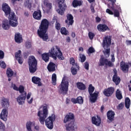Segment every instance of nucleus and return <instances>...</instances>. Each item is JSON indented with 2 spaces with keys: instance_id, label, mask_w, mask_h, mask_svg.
I'll list each match as a JSON object with an SVG mask.
<instances>
[{
  "instance_id": "nucleus-1",
  "label": "nucleus",
  "mask_w": 131,
  "mask_h": 131,
  "mask_svg": "<svg viewBox=\"0 0 131 131\" xmlns=\"http://www.w3.org/2000/svg\"><path fill=\"white\" fill-rule=\"evenodd\" d=\"M48 114H49L48 105L45 104V106L43 107V113H41V111L38 112V120L41 124H45V122L46 126L49 129H53L54 128V122L56 120V116L53 114L47 118Z\"/></svg>"
},
{
  "instance_id": "nucleus-2",
  "label": "nucleus",
  "mask_w": 131,
  "mask_h": 131,
  "mask_svg": "<svg viewBox=\"0 0 131 131\" xmlns=\"http://www.w3.org/2000/svg\"><path fill=\"white\" fill-rule=\"evenodd\" d=\"M42 59L46 63H48L50 61V57L53 58L54 60H57V58L59 60H63L65 58L63 56V53L61 51L60 48L57 46H53L51 50H49V53H43L41 55Z\"/></svg>"
},
{
  "instance_id": "nucleus-3",
  "label": "nucleus",
  "mask_w": 131,
  "mask_h": 131,
  "mask_svg": "<svg viewBox=\"0 0 131 131\" xmlns=\"http://www.w3.org/2000/svg\"><path fill=\"white\" fill-rule=\"evenodd\" d=\"M2 11L5 13L6 17L8 16L10 25L12 27H16L18 25V19L16 17V15L14 11H12L11 7L7 3H4L2 5Z\"/></svg>"
},
{
  "instance_id": "nucleus-4",
  "label": "nucleus",
  "mask_w": 131,
  "mask_h": 131,
  "mask_svg": "<svg viewBox=\"0 0 131 131\" xmlns=\"http://www.w3.org/2000/svg\"><path fill=\"white\" fill-rule=\"evenodd\" d=\"M49 25H50L49 20L44 18L41 21L39 29L37 30L38 36L44 41H47L49 39V35L47 33L48 29H49Z\"/></svg>"
},
{
  "instance_id": "nucleus-5",
  "label": "nucleus",
  "mask_w": 131,
  "mask_h": 131,
  "mask_svg": "<svg viewBox=\"0 0 131 131\" xmlns=\"http://www.w3.org/2000/svg\"><path fill=\"white\" fill-rule=\"evenodd\" d=\"M74 114L72 113H69L66 115L63 119L64 123H67L71 121L70 123L66 125V130L68 131H74L76 126H75V123H74Z\"/></svg>"
},
{
  "instance_id": "nucleus-6",
  "label": "nucleus",
  "mask_w": 131,
  "mask_h": 131,
  "mask_svg": "<svg viewBox=\"0 0 131 131\" xmlns=\"http://www.w3.org/2000/svg\"><path fill=\"white\" fill-rule=\"evenodd\" d=\"M10 105V103L9 102V99L7 98H3L2 100V107H4V108L1 114L0 118L1 119L6 121L7 120V118H8V107H9Z\"/></svg>"
},
{
  "instance_id": "nucleus-7",
  "label": "nucleus",
  "mask_w": 131,
  "mask_h": 131,
  "mask_svg": "<svg viewBox=\"0 0 131 131\" xmlns=\"http://www.w3.org/2000/svg\"><path fill=\"white\" fill-rule=\"evenodd\" d=\"M30 73H35L37 70V60L33 56H30L28 61Z\"/></svg>"
},
{
  "instance_id": "nucleus-8",
  "label": "nucleus",
  "mask_w": 131,
  "mask_h": 131,
  "mask_svg": "<svg viewBox=\"0 0 131 131\" xmlns=\"http://www.w3.org/2000/svg\"><path fill=\"white\" fill-rule=\"evenodd\" d=\"M67 77L64 76L59 86V92L62 95H66L68 93V88L69 85V82L68 81H66Z\"/></svg>"
},
{
  "instance_id": "nucleus-9",
  "label": "nucleus",
  "mask_w": 131,
  "mask_h": 131,
  "mask_svg": "<svg viewBox=\"0 0 131 131\" xmlns=\"http://www.w3.org/2000/svg\"><path fill=\"white\" fill-rule=\"evenodd\" d=\"M59 9L57 10V12L60 15H64L65 10L67 8V5L65 4V0H57Z\"/></svg>"
},
{
  "instance_id": "nucleus-10",
  "label": "nucleus",
  "mask_w": 131,
  "mask_h": 131,
  "mask_svg": "<svg viewBox=\"0 0 131 131\" xmlns=\"http://www.w3.org/2000/svg\"><path fill=\"white\" fill-rule=\"evenodd\" d=\"M99 66H108V67H113V63L108 59L101 57L99 59Z\"/></svg>"
},
{
  "instance_id": "nucleus-11",
  "label": "nucleus",
  "mask_w": 131,
  "mask_h": 131,
  "mask_svg": "<svg viewBox=\"0 0 131 131\" xmlns=\"http://www.w3.org/2000/svg\"><path fill=\"white\" fill-rule=\"evenodd\" d=\"M108 7L110 9H112V10L114 12V17H119L120 14L119 13V11H121V8H120V5L117 4V6L115 7H110V4H107Z\"/></svg>"
},
{
  "instance_id": "nucleus-12",
  "label": "nucleus",
  "mask_w": 131,
  "mask_h": 131,
  "mask_svg": "<svg viewBox=\"0 0 131 131\" xmlns=\"http://www.w3.org/2000/svg\"><path fill=\"white\" fill-rule=\"evenodd\" d=\"M111 36H105L103 38L102 47L103 48H109L111 46Z\"/></svg>"
},
{
  "instance_id": "nucleus-13",
  "label": "nucleus",
  "mask_w": 131,
  "mask_h": 131,
  "mask_svg": "<svg viewBox=\"0 0 131 131\" xmlns=\"http://www.w3.org/2000/svg\"><path fill=\"white\" fill-rule=\"evenodd\" d=\"M115 89L113 87H110L106 89H105L103 91V94L105 96V97H111L113 95Z\"/></svg>"
},
{
  "instance_id": "nucleus-14",
  "label": "nucleus",
  "mask_w": 131,
  "mask_h": 131,
  "mask_svg": "<svg viewBox=\"0 0 131 131\" xmlns=\"http://www.w3.org/2000/svg\"><path fill=\"white\" fill-rule=\"evenodd\" d=\"M106 116L107 118V122L108 123H111V122L114 121L115 113L112 110L108 111L106 113Z\"/></svg>"
},
{
  "instance_id": "nucleus-15",
  "label": "nucleus",
  "mask_w": 131,
  "mask_h": 131,
  "mask_svg": "<svg viewBox=\"0 0 131 131\" xmlns=\"http://www.w3.org/2000/svg\"><path fill=\"white\" fill-rule=\"evenodd\" d=\"M27 96V93L24 92V94H20L17 98V101L19 105H23L25 103V100H26V96Z\"/></svg>"
},
{
  "instance_id": "nucleus-16",
  "label": "nucleus",
  "mask_w": 131,
  "mask_h": 131,
  "mask_svg": "<svg viewBox=\"0 0 131 131\" xmlns=\"http://www.w3.org/2000/svg\"><path fill=\"white\" fill-rule=\"evenodd\" d=\"M120 69L123 71V72H124L126 73V72H128V70L129 69V66L127 63H125V62L123 61V60H122V61L120 63Z\"/></svg>"
},
{
  "instance_id": "nucleus-17",
  "label": "nucleus",
  "mask_w": 131,
  "mask_h": 131,
  "mask_svg": "<svg viewBox=\"0 0 131 131\" xmlns=\"http://www.w3.org/2000/svg\"><path fill=\"white\" fill-rule=\"evenodd\" d=\"M101 117H100L99 116H97V117H92V123L93 124H94L96 126H100V125H101Z\"/></svg>"
},
{
  "instance_id": "nucleus-18",
  "label": "nucleus",
  "mask_w": 131,
  "mask_h": 131,
  "mask_svg": "<svg viewBox=\"0 0 131 131\" xmlns=\"http://www.w3.org/2000/svg\"><path fill=\"white\" fill-rule=\"evenodd\" d=\"M114 76L113 77V81H114L116 85H118L120 83V78L117 76V70L114 69Z\"/></svg>"
},
{
  "instance_id": "nucleus-19",
  "label": "nucleus",
  "mask_w": 131,
  "mask_h": 131,
  "mask_svg": "<svg viewBox=\"0 0 131 131\" xmlns=\"http://www.w3.org/2000/svg\"><path fill=\"white\" fill-rule=\"evenodd\" d=\"M97 29L100 32H105V31L110 30V29L105 24H99L97 26Z\"/></svg>"
},
{
  "instance_id": "nucleus-20",
  "label": "nucleus",
  "mask_w": 131,
  "mask_h": 131,
  "mask_svg": "<svg viewBox=\"0 0 131 131\" xmlns=\"http://www.w3.org/2000/svg\"><path fill=\"white\" fill-rule=\"evenodd\" d=\"M67 19L65 20V23L69 26H72L74 23V20H73V16L71 14H68L67 16Z\"/></svg>"
},
{
  "instance_id": "nucleus-21",
  "label": "nucleus",
  "mask_w": 131,
  "mask_h": 131,
  "mask_svg": "<svg viewBox=\"0 0 131 131\" xmlns=\"http://www.w3.org/2000/svg\"><path fill=\"white\" fill-rule=\"evenodd\" d=\"M32 82H33V83L34 84H37L38 86H41V85H42V83H41V79L38 77H32Z\"/></svg>"
},
{
  "instance_id": "nucleus-22",
  "label": "nucleus",
  "mask_w": 131,
  "mask_h": 131,
  "mask_svg": "<svg viewBox=\"0 0 131 131\" xmlns=\"http://www.w3.org/2000/svg\"><path fill=\"white\" fill-rule=\"evenodd\" d=\"M11 26H12V25L10 24V20L4 19L2 21V28H3L4 30H9Z\"/></svg>"
},
{
  "instance_id": "nucleus-23",
  "label": "nucleus",
  "mask_w": 131,
  "mask_h": 131,
  "mask_svg": "<svg viewBox=\"0 0 131 131\" xmlns=\"http://www.w3.org/2000/svg\"><path fill=\"white\" fill-rule=\"evenodd\" d=\"M71 102L74 104H80V105H81V104H83V98L81 96H79L76 99L72 98Z\"/></svg>"
},
{
  "instance_id": "nucleus-24",
  "label": "nucleus",
  "mask_w": 131,
  "mask_h": 131,
  "mask_svg": "<svg viewBox=\"0 0 131 131\" xmlns=\"http://www.w3.org/2000/svg\"><path fill=\"white\" fill-rule=\"evenodd\" d=\"M33 17L36 20H41V11L40 10L35 11L33 13Z\"/></svg>"
},
{
  "instance_id": "nucleus-25",
  "label": "nucleus",
  "mask_w": 131,
  "mask_h": 131,
  "mask_svg": "<svg viewBox=\"0 0 131 131\" xmlns=\"http://www.w3.org/2000/svg\"><path fill=\"white\" fill-rule=\"evenodd\" d=\"M89 95L90 96V101L91 103H96L97 100H98V93L94 92V93H91Z\"/></svg>"
},
{
  "instance_id": "nucleus-26",
  "label": "nucleus",
  "mask_w": 131,
  "mask_h": 131,
  "mask_svg": "<svg viewBox=\"0 0 131 131\" xmlns=\"http://www.w3.org/2000/svg\"><path fill=\"white\" fill-rule=\"evenodd\" d=\"M21 50H18V52L15 53V57L19 64H23V60L22 57H21Z\"/></svg>"
},
{
  "instance_id": "nucleus-27",
  "label": "nucleus",
  "mask_w": 131,
  "mask_h": 131,
  "mask_svg": "<svg viewBox=\"0 0 131 131\" xmlns=\"http://www.w3.org/2000/svg\"><path fill=\"white\" fill-rule=\"evenodd\" d=\"M47 69L49 72L56 71V64L54 63V62H50L48 65Z\"/></svg>"
},
{
  "instance_id": "nucleus-28",
  "label": "nucleus",
  "mask_w": 131,
  "mask_h": 131,
  "mask_svg": "<svg viewBox=\"0 0 131 131\" xmlns=\"http://www.w3.org/2000/svg\"><path fill=\"white\" fill-rule=\"evenodd\" d=\"M44 5L46 6L47 13H50L51 10H52V3H49L47 1H44Z\"/></svg>"
},
{
  "instance_id": "nucleus-29",
  "label": "nucleus",
  "mask_w": 131,
  "mask_h": 131,
  "mask_svg": "<svg viewBox=\"0 0 131 131\" xmlns=\"http://www.w3.org/2000/svg\"><path fill=\"white\" fill-rule=\"evenodd\" d=\"M15 42H17V43H21L23 39H22V35L20 34V33H17L14 36Z\"/></svg>"
},
{
  "instance_id": "nucleus-30",
  "label": "nucleus",
  "mask_w": 131,
  "mask_h": 131,
  "mask_svg": "<svg viewBox=\"0 0 131 131\" xmlns=\"http://www.w3.org/2000/svg\"><path fill=\"white\" fill-rule=\"evenodd\" d=\"M76 85L77 89H78V90H80V91H84L85 89H86L85 85L82 82H78L76 83Z\"/></svg>"
},
{
  "instance_id": "nucleus-31",
  "label": "nucleus",
  "mask_w": 131,
  "mask_h": 131,
  "mask_svg": "<svg viewBox=\"0 0 131 131\" xmlns=\"http://www.w3.org/2000/svg\"><path fill=\"white\" fill-rule=\"evenodd\" d=\"M70 64H72L73 67H75V68L79 69V66L77 63H75V60H74V58L72 57L70 59Z\"/></svg>"
},
{
  "instance_id": "nucleus-32",
  "label": "nucleus",
  "mask_w": 131,
  "mask_h": 131,
  "mask_svg": "<svg viewBox=\"0 0 131 131\" xmlns=\"http://www.w3.org/2000/svg\"><path fill=\"white\" fill-rule=\"evenodd\" d=\"M73 6L74 8H76L78 6H81L82 5V2L81 1L74 0L72 3Z\"/></svg>"
},
{
  "instance_id": "nucleus-33",
  "label": "nucleus",
  "mask_w": 131,
  "mask_h": 131,
  "mask_svg": "<svg viewBox=\"0 0 131 131\" xmlns=\"http://www.w3.org/2000/svg\"><path fill=\"white\" fill-rule=\"evenodd\" d=\"M116 97L118 100H121L123 97L122 96V93H121V91L119 89H117L116 92Z\"/></svg>"
},
{
  "instance_id": "nucleus-34",
  "label": "nucleus",
  "mask_w": 131,
  "mask_h": 131,
  "mask_svg": "<svg viewBox=\"0 0 131 131\" xmlns=\"http://www.w3.org/2000/svg\"><path fill=\"white\" fill-rule=\"evenodd\" d=\"M6 74L8 77H12L14 75V72L11 68H8L6 72Z\"/></svg>"
},
{
  "instance_id": "nucleus-35",
  "label": "nucleus",
  "mask_w": 131,
  "mask_h": 131,
  "mask_svg": "<svg viewBox=\"0 0 131 131\" xmlns=\"http://www.w3.org/2000/svg\"><path fill=\"white\" fill-rule=\"evenodd\" d=\"M130 105V99L129 98L126 97L125 100V106L127 109L129 108V106Z\"/></svg>"
},
{
  "instance_id": "nucleus-36",
  "label": "nucleus",
  "mask_w": 131,
  "mask_h": 131,
  "mask_svg": "<svg viewBox=\"0 0 131 131\" xmlns=\"http://www.w3.org/2000/svg\"><path fill=\"white\" fill-rule=\"evenodd\" d=\"M52 81L53 85H56V83L57 82V75L55 73L52 74Z\"/></svg>"
},
{
  "instance_id": "nucleus-37",
  "label": "nucleus",
  "mask_w": 131,
  "mask_h": 131,
  "mask_svg": "<svg viewBox=\"0 0 131 131\" xmlns=\"http://www.w3.org/2000/svg\"><path fill=\"white\" fill-rule=\"evenodd\" d=\"M60 33H61L63 35H67L69 32H68V30L66 29V28L65 27H62L60 29Z\"/></svg>"
},
{
  "instance_id": "nucleus-38",
  "label": "nucleus",
  "mask_w": 131,
  "mask_h": 131,
  "mask_svg": "<svg viewBox=\"0 0 131 131\" xmlns=\"http://www.w3.org/2000/svg\"><path fill=\"white\" fill-rule=\"evenodd\" d=\"M103 53L106 58L109 57L110 56V48L106 49Z\"/></svg>"
},
{
  "instance_id": "nucleus-39",
  "label": "nucleus",
  "mask_w": 131,
  "mask_h": 131,
  "mask_svg": "<svg viewBox=\"0 0 131 131\" xmlns=\"http://www.w3.org/2000/svg\"><path fill=\"white\" fill-rule=\"evenodd\" d=\"M94 91H95V87H94L92 84H90L88 88L89 94H93V93H94Z\"/></svg>"
},
{
  "instance_id": "nucleus-40",
  "label": "nucleus",
  "mask_w": 131,
  "mask_h": 131,
  "mask_svg": "<svg viewBox=\"0 0 131 131\" xmlns=\"http://www.w3.org/2000/svg\"><path fill=\"white\" fill-rule=\"evenodd\" d=\"M79 56L80 61L81 62V63H83V62H85V60H86V56H85L84 54H81V53L79 54Z\"/></svg>"
},
{
  "instance_id": "nucleus-41",
  "label": "nucleus",
  "mask_w": 131,
  "mask_h": 131,
  "mask_svg": "<svg viewBox=\"0 0 131 131\" xmlns=\"http://www.w3.org/2000/svg\"><path fill=\"white\" fill-rule=\"evenodd\" d=\"M32 124V123L30 121H29L27 123L26 127L28 131H32V130H31Z\"/></svg>"
},
{
  "instance_id": "nucleus-42",
  "label": "nucleus",
  "mask_w": 131,
  "mask_h": 131,
  "mask_svg": "<svg viewBox=\"0 0 131 131\" xmlns=\"http://www.w3.org/2000/svg\"><path fill=\"white\" fill-rule=\"evenodd\" d=\"M25 47L27 49H30L32 47V42L30 41H27L25 43Z\"/></svg>"
},
{
  "instance_id": "nucleus-43",
  "label": "nucleus",
  "mask_w": 131,
  "mask_h": 131,
  "mask_svg": "<svg viewBox=\"0 0 131 131\" xmlns=\"http://www.w3.org/2000/svg\"><path fill=\"white\" fill-rule=\"evenodd\" d=\"M77 68L74 67H72L71 69L72 74L73 75H76L77 74V70L76 69Z\"/></svg>"
},
{
  "instance_id": "nucleus-44",
  "label": "nucleus",
  "mask_w": 131,
  "mask_h": 131,
  "mask_svg": "<svg viewBox=\"0 0 131 131\" xmlns=\"http://www.w3.org/2000/svg\"><path fill=\"white\" fill-rule=\"evenodd\" d=\"M24 86L23 85H20L18 88V91L19 92L20 94H24V93H26L25 91H24Z\"/></svg>"
},
{
  "instance_id": "nucleus-45",
  "label": "nucleus",
  "mask_w": 131,
  "mask_h": 131,
  "mask_svg": "<svg viewBox=\"0 0 131 131\" xmlns=\"http://www.w3.org/2000/svg\"><path fill=\"white\" fill-rule=\"evenodd\" d=\"M88 36L90 38V39H94V37H95V33L92 32H89L88 33Z\"/></svg>"
},
{
  "instance_id": "nucleus-46",
  "label": "nucleus",
  "mask_w": 131,
  "mask_h": 131,
  "mask_svg": "<svg viewBox=\"0 0 131 131\" xmlns=\"http://www.w3.org/2000/svg\"><path fill=\"white\" fill-rule=\"evenodd\" d=\"M56 23L55 24V28L57 30H60L61 29V25L60 23H58V20L56 19Z\"/></svg>"
},
{
  "instance_id": "nucleus-47",
  "label": "nucleus",
  "mask_w": 131,
  "mask_h": 131,
  "mask_svg": "<svg viewBox=\"0 0 131 131\" xmlns=\"http://www.w3.org/2000/svg\"><path fill=\"white\" fill-rule=\"evenodd\" d=\"M123 107H124V103L121 102L118 105L117 109H119V110H121L123 109Z\"/></svg>"
},
{
  "instance_id": "nucleus-48",
  "label": "nucleus",
  "mask_w": 131,
  "mask_h": 131,
  "mask_svg": "<svg viewBox=\"0 0 131 131\" xmlns=\"http://www.w3.org/2000/svg\"><path fill=\"white\" fill-rule=\"evenodd\" d=\"M84 67L86 70H89L90 69V63L88 61L84 63Z\"/></svg>"
},
{
  "instance_id": "nucleus-49",
  "label": "nucleus",
  "mask_w": 131,
  "mask_h": 131,
  "mask_svg": "<svg viewBox=\"0 0 131 131\" xmlns=\"http://www.w3.org/2000/svg\"><path fill=\"white\" fill-rule=\"evenodd\" d=\"M108 2H111L112 4V6L111 7H116L117 6V5L115 4L116 3V0H107Z\"/></svg>"
},
{
  "instance_id": "nucleus-50",
  "label": "nucleus",
  "mask_w": 131,
  "mask_h": 131,
  "mask_svg": "<svg viewBox=\"0 0 131 131\" xmlns=\"http://www.w3.org/2000/svg\"><path fill=\"white\" fill-rule=\"evenodd\" d=\"M95 49H94L93 47L89 48L88 49V53H89V54H93V53H95Z\"/></svg>"
},
{
  "instance_id": "nucleus-51",
  "label": "nucleus",
  "mask_w": 131,
  "mask_h": 131,
  "mask_svg": "<svg viewBox=\"0 0 131 131\" xmlns=\"http://www.w3.org/2000/svg\"><path fill=\"white\" fill-rule=\"evenodd\" d=\"M0 66H1V68H3V69H6V68H7V64H6L5 61H2Z\"/></svg>"
},
{
  "instance_id": "nucleus-52",
  "label": "nucleus",
  "mask_w": 131,
  "mask_h": 131,
  "mask_svg": "<svg viewBox=\"0 0 131 131\" xmlns=\"http://www.w3.org/2000/svg\"><path fill=\"white\" fill-rule=\"evenodd\" d=\"M106 13L109 14V15H114V13L113 12V11L109 9H107L106 10Z\"/></svg>"
},
{
  "instance_id": "nucleus-53",
  "label": "nucleus",
  "mask_w": 131,
  "mask_h": 131,
  "mask_svg": "<svg viewBox=\"0 0 131 131\" xmlns=\"http://www.w3.org/2000/svg\"><path fill=\"white\" fill-rule=\"evenodd\" d=\"M5 57V53L2 50H0V59H4Z\"/></svg>"
},
{
  "instance_id": "nucleus-54",
  "label": "nucleus",
  "mask_w": 131,
  "mask_h": 131,
  "mask_svg": "<svg viewBox=\"0 0 131 131\" xmlns=\"http://www.w3.org/2000/svg\"><path fill=\"white\" fill-rule=\"evenodd\" d=\"M0 129H2V130H4L5 129V125H4V123L3 122L0 121Z\"/></svg>"
},
{
  "instance_id": "nucleus-55",
  "label": "nucleus",
  "mask_w": 131,
  "mask_h": 131,
  "mask_svg": "<svg viewBox=\"0 0 131 131\" xmlns=\"http://www.w3.org/2000/svg\"><path fill=\"white\" fill-rule=\"evenodd\" d=\"M90 9L92 14H95V12H96V11L95 10V7H94L93 5H91Z\"/></svg>"
},
{
  "instance_id": "nucleus-56",
  "label": "nucleus",
  "mask_w": 131,
  "mask_h": 131,
  "mask_svg": "<svg viewBox=\"0 0 131 131\" xmlns=\"http://www.w3.org/2000/svg\"><path fill=\"white\" fill-rule=\"evenodd\" d=\"M95 19L97 23H99V22H101V18L99 17V16H97Z\"/></svg>"
},
{
  "instance_id": "nucleus-57",
  "label": "nucleus",
  "mask_w": 131,
  "mask_h": 131,
  "mask_svg": "<svg viewBox=\"0 0 131 131\" xmlns=\"http://www.w3.org/2000/svg\"><path fill=\"white\" fill-rule=\"evenodd\" d=\"M30 97H31V93H29L26 96L27 100H29Z\"/></svg>"
},
{
  "instance_id": "nucleus-58",
  "label": "nucleus",
  "mask_w": 131,
  "mask_h": 131,
  "mask_svg": "<svg viewBox=\"0 0 131 131\" xmlns=\"http://www.w3.org/2000/svg\"><path fill=\"white\" fill-rule=\"evenodd\" d=\"M27 102L28 104H32V102H33V98H31L30 100H27Z\"/></svg>"
},
{
  "instance_id": "nucleus-59",
  "label": "nucleus",
  "mask_w": 131,
  "mask_h": 131,
  "mask_svg": "<svg viewBox=\"0 0 131 131\" xmlns=\"http://www.w3.org/2000/svg\"><path fill=\"white\" fill-rule=\"evenodd\" d=\"M13 90H14L15 91H18L19 88H18V87H17V86L16 85V84H14L13 85Z\"/></svg>"
},
{
  "instance_id": "nucleus-60",
  "label": "nucleus",
  "mask_w": 131,
  "mask_h": 131,
  "mask_svg": "<svg viewBox=\"0 0 131 131\" xmlns=\"http://www.w3.org/2000/svg\"><path fill=\"white\" fill-rule=\"evenodd\" d=\"M66 41L67 42H70L71 41V39H70V37L68 36L66 39Z\"/></svg>"
},
{
  "instance_id": "nucleus-61",
  "label": "nucleus",
  "mask_w": 131,
  "mask_h": 131,
  "mask_svg": "<svg viewBox=\"0 0 131 131\" xmlns=\"http://www.w3.org/2000/svg\"><path fill=\"white\" fill-rule=\"evenodd\" d=\"M112 62H115V57H114V55H113L111 58Z\"/></svg>"
},
{
  "instance_id": "nucleus-62",
  "label": "nucleus",
  "mask_w": 131,
  "mask_h": 131,
  "mask_svg": "<svg viewBox=\"0 0 131 131\" xmlns=\"http://www.w3.org/2000/svg\"><path fill=\"white\" fill-rule=\"evenodd\" d=\"M71 36H72V37H73V38H74V37H75V36H76L75 33H74L73 32H72Z\"/></svg>"
},
{
  "instance_id": "nucleus-63",
  "label": "nucleus",
  "mask_w": 131,
  "mask_h": 131,
  "mask_svg": "<svg viewBox=\"0 0 131 131\" xmlns=\"http://www.w3.org/2000/svg\"><path fill=\"white\" fill-rule=\"evenodd\" d=\"M70 102V99L67 98L66 100V104H69Z\"/></svg>"
},
{
  "instance_id": "nucleus-64",
  "label": "nucleus",
  "mask_w": 131,
  "mask_h": 131,
  "mask_svg": "<svg viewBox=\"0 0 131 131\" xmlns=\"http://www.w3.org/2000/svg\"><path fill=\"white\" fill-rule=\"evenodd\" d=\"M127 45L131 46V40H126Z\"/></svg>"
}]
</instances>
